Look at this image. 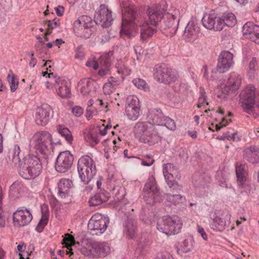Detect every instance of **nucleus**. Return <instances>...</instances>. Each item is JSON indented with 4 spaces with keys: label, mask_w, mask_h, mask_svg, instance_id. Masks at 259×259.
I'll return each mask as SVG.
<instances>
[{
    "label": "nucleus",
    "mask_w": 259,
    "mask_h": 259,
    "mask_svg": "<svg viewBox=\"0 0 259 259\" xmlns=\"http://www.w3.org/2000/svg\"><path fill=\"white\" fill-rule=\"evenodd\" d=\"M122 22L120 34H123L127 38H131L137 32L135 31L134 34L130 32L131 30L136 29L138 26L141 27L140 37L143 41H146L151 38L156 31V26L151 25L145 17L137 13L136 7L133 5L123 4Z\"/></svg>",
    "instance_id": "nucleus-1"
},
{
    "label": "nucleus",
    "mask_w": 259,
    "mask_h": 259,
    "mask_svg": "<svg viewBox=\"0 0 259 259\" xmlns=\"http://www.w3.org/2000/svg\"><path fill=\"white\" fill-rule=\"evenodd\" d=\"M135 132L136 138L141 142L149 145L158 143L162 138V133L159 127L148 123H138L135 126Z\"/></svg>",
    "instance_id": "nucleus-2"
},
{
    "label": "nucleus",
    "mask_w": 259,
    "mask_h": 259,
    "mask_svg": "<svg viewBox=\"0 0 259 259\" xmlns=\"http://www.w3.org/2000/svg\"><path fill=\"white\" fill-rule=\"evenodd\" d=\"M42 169L40 158L35 155H28L19 165V172L24 179H34L39 175Z\"/></svg>",
    "instance_id": "nucleus-3"
},
{
    "label": "nucleus",
    "mask_w": 259,
    "mask_h": 259,
    "mask_svg": "<svg viewBox=\"0 0 259 259\" xmlns=\"http://www.w3.org/2000/svg\"><path fill=\"white\" fill-rule=\"evenodd\" d=\"M95 30V25L92 18L88 16L79 17L73 23V31L75 35L85 39L90 37Z\"/></svg>",
    "instance_id": "nucleus-4"
},
{
    "label": "nucleus",
    "mask_w": 259,
    "mask_h": 259,
    "mask_svg": "<svg viewBox=\"0 0 259 259\" xmlns=\"http://www.w3.org/2000/svg\"><path fill=\"white\" fill-rule=\"evenodd\" d=\"M182 225V221L178 216H164L158 221L157 228L161 232L170 235L178 234Z\"/></svg>",
    "instance_id": "nucleus-5"
},
{
    "label": "nucleus",
    "mask_w": 259,
    "mask_h": 259,
    "mask_svg": "<svg viewBox=\"0 0 259 259\" xmlns=\"http://www.w3.org/2000/svg\"><path fill=\"white\" fill-rule=\"evenodd\" d=\"M77 169L79 177L84 184H88L97 172L93 160L88 155H84L79 159Z\"/></svg>",
    "instance_id": "nucleus-6"
},
{
    "label": "nucleus",
    "mask_w": 259,
    "mask_h": 259,
    "mask_svg": "<svg viewBox=\"0 0 259 259\" xmlns=\"http://www.w3.org/2000/svg\"><path fill=\"white\" fill-rule=\"evenodd\" d=\"M179 10L174 7H169L163 18V21L160 23V28L167 31L168 35L172 36L176 34L179 22Z\"/></svg>",
    "instance_id": "nucleus-7"
},
{
    "label": "nucleus",
    "mask_w": 259,
    "mask_h": 259,
    "mask_svg": "<svg viewBox=\"0 0 259 259\" xmlns=\"http://www.w3.org/2000/svg\"><path fill=\"white\" fill-rule=\"evenodd\" d=\"M52 136L47 132L36 133L30 141V145L34 149L36 153L42 156L49 151V148L52 147Z\"/></svg>",
    "instance_id": "nucleus-8"
},
{
    "label": "nucleus",
    "mask_w": 259,
    "mask_h": 259,
    "mask_svg": "<svg viewBox=\"0 0 259 259\" xmlns=\"http://www.w3.org/2000/svg\"><path fill=\"white\" fill-rule=\"evenodd\" d=\"M147 119L149 124L164 126L168 129L174 131L176 126L175 121L163 114L160 109H151L148 111Z\"/></svg>",
    "instance_id": "nucleus-9"
},
{
    "label": "nucleus",
    "mask_w": 259,
    "mask_h": 259,
    "mask_svg": "<svg viewBox=\"0 0 259 259\" xmlns=\"http://www.w3.org/2000/svg\"><path fill=\"white\" fill-rule=\"evenodd\" d=\"M168 8V6L165 2L150 7L146 11V17L144 16L145 20L147 19L151 25L157 26L163 18Z\"/></svg>",
    "instance_id": "nucleus-10"
},
{
    "label": "nucleus",
    "mask_w": 259,
    "mask_h": 259,
    "mask_svg": "<svg viewBox=\"0 0 259 259\" xmlns=\"http://www.w3.org/2000/svg\"><path fill=\"white\" fill-rule=\"evenodd\" d=\"M154 76L157 81L165 84L174 82L178 78L177 73L164 64L155 65Z\"/></svg>",
    "instance_id": "nucleus-11"
},
{
    "label": "nucleus",
    "mask_w": 259,
    "mask_h": 259,
    "mask_svg": "<svg viewBox=\"0 0 259 259\" xmlns=\"http://www.w3.org/2000/svg\"><path fill=\"white\" fill-rule=\"evenodd\" d=\"M255 88L252 85L247 86L239 95L240 104L245 112L250 114L255 105Z\"/></svg>",
    "instance_id": "nucleus-12"
},
{
    "label": "nucleus",
    "mask_w": 259,
    "mask_h": 259,
    "mask_svg": "<svg viewBox=\"0 0 259 259\" xmlns=\"http://www.w3.org/2000/svg\"><path fill=\"white\" fill-rule=\"evenodd\" d=\"M143 194L145 201L149 204L162 200L159 190L154 177H151L148 179L144 187Z\"/></svg>",
    "instance_id": "nucleus-13"
},
{
    "label": "nucleus",
    "mask_w": 259,
    "mask_h": 259,
    "mask_svg": "<svg viewBox=\"0 0 259 259\" xmlns=\"http://www.w3.org/2000/svg\"><path fill=\"white\" fill-rule=\"evenodd\" d=\"M49 78L55 82L54 88L60 97L63 99H69L71 97V90L69 83L65 79L55 75L53 73L49 75Z\"/></svg>",
    "instance_id": "nucleus-14"
},
{
    "label": "nucleus",
    "mask_w": 259,
    "mask_h": 259,
    "mask_svg": "<svg viewBox=\"0 0 259 259\" xmlns=\"http://www.w3.org/2000/svg\"><path fill=\"white\" fill-rule=\"evenodd\" d=\"M74 160L73 155L68 151L61 152L55 162V169L58 172L64 173L72 166Z\"/></svg>",
    "instance_id": "nucleus-15"
},
{
    "label": "nucleus",
    "mask_w": 259,
    "mask_h": 259,
    "mask_svg": "<svg viewBox=\"0 0 259 259\" xmlns=\"http://www.w3.org/2000/svg\"><path fill=\"white\" fill-rule=\"evenodd\" d=\"M113 21L112 12L108 9L107 6L101 5L99 12L95 15L94 24L100 25L104 28L109 27L111 25Z\"/></svg>",
    "instance_id": "nucleus-16"
},
{
    "label": "nucleus",
    "mask_w": 259,
    "mask_h": 259,
    "mask_svg": "<svg viewBox=\"0 0 259 259\" xmlns=\"http://www.w3.org/2000/svg\"><path fill=\"white\" fill-rule=\"evenodd\" d=\"M140 101L137 96H129L126 101L125 113L130 120H135L140 116Z\"/></svg>",
    "instance_id": "nucleus-17"
},
{
    "label": "nucleus",
    "mask_w": 259,
    "mask_h": 259,
    "mask_svg": "<svg viewBox=\"0 0 259 259\" xmlns=\"http://www.w3.org/2000/svg\"><path fill=\"white\" fill-rule=\"evenodd\" d=\"M234 55L228 51H223L220 53L217 65V71L219 73L227 71L232 66Z\"/></svg>",
    "instance_id": "nucleus-18"
},
{
    "label": "nucleus",
    "mask_w": 259,
    "mask_h": 259,
    "mask_svg": "<svg viewBox=\"0 0 259 259\" xmlns=\"http://www.w3.org/2000/svg\"><path fill=\"white\" fill-rule=\"evenodd\" d=\"M163 173L169 188L176 190H181L182 187L172 180L174 175L177 173V169L172 164L168 163L164 164L163 167Z\"/></svg>",
    "instance_id": "nucleus-19"
},
{
    "label": "nucleus",
    "mask_w": 259,
    "mask_h": 259,
    "mask_svg": "<svg viewBox=\"0 0 259 259\" xmlns=\"http://www.w3.org/2000/svg\"><path fill=\"white\" fill-rule=\"evenodd\" d=\"M52 114V109L50 106L45 104L38 107L35 115L36 123L42 126L46 125L51 119Z\"/></svg>",
    "instance_id": "nucleus-20"
},
{
    "label": "nucleus",
    "mask_w": 259,
    "mask_h": 259,
    "mask_svg": "<svg viewBox=\"0 0 259 259\" xmlns=\"http://www.w3.org/2000/svg\"><path fill=\"white\" fill-rule=\"evenodd\" d=\"M220 17L213 13H205L202 19L203 26L209 30H222V24L220 23Z\"/></svg>",
    "instance_id": "nucleus-21"
},
{
    "label": "nucleus",
    "mask_w": 259,
    "mask_h": 259,
    "mask_svg": "<svg viewBox=\"0 0 259 259\" xmlns=\"http://www.w3.org/2000/svg\"><path fill=\"white\" fill-rule=\"evenodd\" d=\"M32 219V215L27 209H18L13 213V221L15 226H24L29 224Z\"/></svg>",
    "instance_id": "nucleus-22"
},
{
    "label": "nucleus",
    "mask_w": 259,
    "mask_h": 259,
    "mask_svg": "<svg viewBox=\"0 0 259 259\" xmlns=\"http://www.w3.org/2000/svg\"><path fill=\"white\" fill-rule=\"evenodd\" d=\"M244 36L255 44H259V26L252 22H247L243 26Z\"/></svg>",
    "instance_id": "nucleus-23"
},
{
    "label": "nucleus",
    "mask_w": 259,
    "mask_h": 259,
    "mask_svg": "<svg viewBox=\"0 0 259 259\" xmlns=\"http://www.w3.org/2000/svg\"><path fill=\"white\" fill-rule=\"evenodd\" d=\"M241 77L235 72H232L229 77L227 84L222 89V92L225 94H229L238 90L241 84Z\"/></svg>",
    "instance_id": "nucleus-24"
},
{
    "label": "nucleus",
    "mask_w": 259,
    "mask_h": 259,
    "mask_svg": "<svg viewBox=\"0 0 259 259\" xmlns=\"http://www.w3.org/2000/svg\"><path fill=\"white\" fill-rule=\"evenodd\" d=\"M97 215L93 216L89 221L88 227L91 231H97L96 235L102 234L105 231L107 228L106 220L105 218H101L96 219Z\"/></svg>",
    "instance_id": "nucleus-25"
},
{
    "label": "nucleus",
    "mask_w": 259,
    "mask_h": 259,
    "mask_svg": "<svg viewBox=\"0 0 259 259\" xmlns=\"http://www.w3.org/2000/svg\"><path fill=\"white\" fill-rule=\"evenodd\" d=\"M230 216L229 214L222 215L221 217H215L210 225L211 228L214 230L222 231L225 229V227L230 224L229 220Z\"/></svg>",
    "instance_id": "nucleus-26"
},
{
    "label": "nucleus",
    "mask_w": 259,
    "mask_h": 259,
    "mask_svg": "<svg viewBox=\"0 0 259 259\" xmlns=\"http://www.w3.org/2000/svg\"><path fill=\"white\" fill-rule=\"evenodd\" d=\"M241 187L242 190H240L236 197L237 201L239 203H245L250 200V197L253 193V190L250 185L245 184L244 185H239Z\"/></svg>",
    "instance_id": "nucleus-27"
},
{
    "label": "nucleus",
    "mask_w": 259,
    "mask_h": 259,
    "mask_svg": "<svg viewBox=\"0 0 259 259\" xmlns=\"http://www.w3.org/2000/svg\"><path fill=\"white\" fill-rule=\"evenodd\" d=\"M244 158L252 163L257 162L259 160V148L255 146H251L244 151Z\"/></svg>",
    "instance_id": "nucleus-28"
},
{
    "label": "nucleus",
    "mask_w": 259,
    "mask_h": 259,
    "mask_svg": "<svg viewBox=\"0 0 259 259\" xmlns=\"http://www.w3.org/2000/svg\"><path fill=\"white\" fill-rule=\"evenodd\" d=\"M137 221L133 216H129L127 218L125 224V232L126 235L133 239L137 232Z\"/></svg>",
    "instance_id": "nucleus-29"
},
{
    "label": "nucleus",
    "mask_w": 259,
    "mask_h": 259,
    "mask_svg": "<svg viewBox=\"0 0 259 259\" xmlns=\"http://www.w3.org/2000/svg\"><path fill=\"white\" fill-rule=\"evenodd\" d=\"M110 194L107 191H102L95 194L89 200L90 206H95L107 201L110 197Z\"/></svg>",
    "instance_id": "nucleus-30"
},
{
    "label": "nucleus",
    "mask_w": 259,
    "mask_h": 259,
    "mask_svg": "<svg viewBox=\"0 0 259 259\" xmlns=\"http://www.w3.org/2000/svg\"><path fill=\"white\" fill-rule=\"evenodd\" d=\"M91 251L97 257H105L110 252V248L106 243H94Z\"/></svg>",
    "instance_id": "nucleus-31"
},
{
    "label": "nucleus",
    "mask_w": 259,
    "mask_h": 259,
    "mask_svg": "<svg viewBox=\"0 0 259 259\" xmlns=\"http://www.w3.org/2000/svg\"><path fill=\"white\" fill-rule=\"evenodd\" d=\"M198 32L199 28L196 22L192 20L188 23L184 31V35L188 39L195 38L197 37Z\"/></svg>",
    "instance_id": "nucleus-32"
},
{
    "label": "nucleus",
    "mask_w": 259,
    "mask_h": 259,
    "mask_svg": "<svg viewBox=\"0 0 259 259\" xmlns=\"http://www.w3.org/2000/svg\"><path fill=\"white\" fill-rule=\"evenodd\" d=\"M246 166L245 164L237 165L236 166V174L238 185L248 184L247 182Z\"/></svg>",
    "instance_id": "nucleus-33"
},
{
    "label": "nucleus",
    "mask_w": 259,
    "mask_h": 259,
    "mask_svg": "<svg viewBox=\"0 0 259 259\" xmlns=\"http://www.w3.org/2000/svg\"><path fill=\"white\" fill-rule=\"evenodd\" d=\"M72 182L69 179H62L58 183V194L61 197H65L69 192Z\"/></svg>",
    "instance_id": "nucleus-34"
},
{
    "label": "nucleus",
    "mask_w": 259,
    "mask_h": 259,
    "mask_svg": "<svg viewBox=\"0 0 259 259\" xmlns=\"http://www.w3.org/2000/svg\"><path fill=\"white\" fill-rule=\"evenodd\" d=\"M237 22L235 16L232 13H225L220 17V23L222 24V30L224 26H234Z\"/></svg>",
    "instance_id": "nucleus-35"
},
{
    "label": "nucleus",
    "mask_w": 259,
    "mask_h": 259,
    "mask_svg": "<svg viewBox=\"0 0 259 259\" xmlns=\"http://www.w3.org/2000/svg\"><path fill=\"white\" fill-rule=\"evenodd\" d=\"M84 139L93 147L97 144L99 142L97 129H94L88 132L85 135Z\"/></svg>",
    "instance_id": "nucleus-36"
},
{
    "label": "nucleus",
    "mask_w": 259,
    "mask_h": 259,
    "mask_svg": "<svg viewBox=\"0 0 259 259\" xmlns=\"http://www.w3.org/2000/svg\"><path fill=\"white\" fill-rule=\"evenodd\" d=\"M93 85V81L87 79H82L78 83V86L80 88V93L83 95H87L90 93Z\"/></svg>",
    "instance_id": "nucleus-37"
},
{
    "label": "nucleus",
    "mask_w": 259,
    "mask_h": 259,
    "mask_svg": "<svg viewBox=\"0 0 259 259\" xmlns=\"http://www.w3.org/2000/svg\"><path fill=\"white\" fill-rule=\"evenodd\" d=\"M193 246L192 241L185 240L180 248H177V252L180 256H183L184 254L192 251Z\"/></svg>",
    "instance_id": "nucleus-38"
},
{
    "label": "nucleus",
    "mask_w": 259,
    "mask_h": 259,
    "mask_svg": "<svg viewBox=\"0 0 259 259\" xmlns=\"http://www.w3.org/2000/svg\"><path fill=\"white\" fill-rule=\"evenodd\" d=\"M165 195H166L167 201L175 205L180 204L185 200V197L180 194H165Z\"/></svg>",
    "instance_id": "nucleus-39"
},
{
    "label": "nucleus",
    "mask_w": 259,
    "mask_h": 259,
    "mask_svg": "<svg viewBox=\"0 0 259 259\" xmlns=\"http://www.w3.org/2000/svg\"><path fill=\"white\" fill-rule=\"evenodd\" d=\"M57 129L59 133L62 137H64L68 143H71L72 141L73 138L69 130L62 125H59Z\"/></svg>",
    "instance_id": "nucleus-40"
},
{
    "label": "nucleus",
    "mask_w": 259,
    "mask_h": 259,
    "mask_svg": "<svg viewBox=\"0 0 259 259\" xmlns=\"http://www.w3.org/2000/svg\"><path fill=\"white\" fill-rule=\"evenodd\" d=\"M116 67L117 69V72L123 75L126 76L130 74V70L125 66V65L122 63L118 62L116 65Z\"/></svg>",
    "instance_id": "nucleus-41"
},
{
    "label": "nucleus",
    "mask_w": 259,
    "mask_h": 259,
    "mask_svg": "<svg viewBox=\"0 0 259 259\" xmlns=\"http://www.w3.org/2000/svg\"><path fill=\"white\" fill-rule=\"evenodd\" d=\"M63 243L65 244L67 249H69V247L75 243L74 237L69 234H66V237L63 239Z\"/></svg>",
    "instance_id": "nucleus-42"
},
{
    "label": "nucleus",
    "mask_w": 259,
    "mask_h": 259,
    "mask_svg": "<svg viewBox=\"0 0 259 259\" xmlns=\"http://www.w3.org/2000/svg\"><path fill=\"white\" fill-rule=\"evenodd\" d=\"M10 77L11 75L9 74L7 78L10 83V90L11 92H14L17 90L19 83L15 75L13 74L11 78Z\"/></svg>",
    "instance_id": "nucleus-43"
},
{
    "label": "nucleus",
    "mask_w": 259,
    "mask_h": 259,
    "mask_svg": "<svg viewBox=\"0 0 259 259\" xmlns=\"http://www.w3.org/2000/svg\"><path fill=\"white\" fill-rule=\"evenodd\" d=\"M48 220H49L48 214L47 213H42L41 218L40 220L39 221V222L36 227V230L38 231H40L39 230H41L45 227V226L48 223Z\"/></svg>",
    "instance_id": "nucleus-44"
},
{
    "label": "nucleus",
    "mask_w": 259,
    "mask_h": 259,
    "mask_svg": "<svg viewBox=\"0 0 259 259\" xmlns=\"http://www.w3.org/2000/svg\"><path fill=\"white\" fill-rule=\"evenodd\" d=\"M3 195L2 192V189L0 186V227H4L5 226V217L3 214V211L2 209V202Z\"/></svg>",
    "instance_id": "nucleus-45"
},
{
    "label": "nucleus",
    "mask_w": 259,
    "mask_h": 259,
    "mask_svg": "<svg viewBox=\"0 0 259 259\" xmlns=\"http://www.w3.org/2000/svg\"><path fill=\"white\" fill-rule=\"evenodd\" d=\"M111 55L106 54L101 57V64L105 67L108 68L111 63Z\"/></svg>",
    "instance_id": "nucleus-46"
},
{
    "label": "nucleus",
    "mask_w": 259,
    "mask_h": 259,
    "mask_svg": "<svg viewBox=\"0 0 259 259\" xmlns=\"http://www.w3.org/2000/svg\"><path fill=\"white\" fill-rule=\"evenodd\" d=\"M21 150L20 149L19 146H16L15 148L13 149V160L14 162H18L20 163H21L22 162H21L20 160V154Z\"/></svg>",
    "instance_id": "nucleus-47"
},
{
    "label": "nucleus",
    "mask_w": 259,
    "mask_h": 259,
    "mask_svg": "<svg viewBox=\"0 0 259 259\" xmlns=\"http://www.w3.org/2000/svg\"><path fill=\"white\" fill-rule=\"evenodd\" d=\"M133 83L138 89L145 90L146 88V83L144 80L140 78H136L133 80Z\"/></svg>",
    "instance_id": "nucleus-48"
},
{
    "label": "nucleus",
    "mask_w": 259,
    "mask_h": 259,
    "mask_svg": "<svg viewBox=\"0 0 259 259\" xmlns=\"http://www.w3.org/2000/svg\"><path fill=\"white\" fill-rule=\"evenodd\" d=\"M201 96L198 100V103L197 105V107L198 108H201L203 106L204 104L205 103L206 105H208V103L206 102V96L205 95V92L204 89L201 90L200 91Z\"/></svg>",
    "instance_id": "nucleus-49"
},
{
    "label": "nucleus",
    "mask_w": 259,
    "mask_h": 259,
    "mask_svg": "<svg viewBox=\"0 0 259 259\" xmlns=\"http://www.w3.org/2000/svg\"><path fill=\"white\" fill-rule=\"evenodd\" d=\"M59 21V19L56 18L52 20L46 21V24L50 28L54 29L60 25Z\"/></svg>",
    "instance_id": "nucleus-50"
},
{
    "label": "nucleus",
    "mask_w": 259,
    "mask_h": 259,
    "mask_svg": "<svg viewBox=\"0 0 259 259\" xmlns=\"http://www.w3.org/2000/svg\"><path fill=\"white\" fill-rule=\"evenodd\" d=\"M103 92L105 95H110L115 90V88L112 87L108 82L105 83L103 88Z\"/></svg>",
    "instance_id": "nucleus-51"
},
{
    "label": "nucleus",
    "mask_w": 259,
    "mask_h": 259,
    "mask_svg": "<svg viewBox=\"0 0 259 259\" xmlns=\"http://www.w3.org/2000/svg\"><path fill=\"white\" fill-rule=\"evenodd\" d=\"M257 68V61L253 58L249 64V73H252Z\"/></svg>",
    "instance_id": "nucleus-52"
},
{
    "label": "nucleus",
    "mask_w": 259,
    "mask_h": 259,
    "mask_svg": "<svg viewBox=\"0 0 259 259\" xmlns=\"http://www.w3.org/2000/svg\"><path fill=\"white\" fill-rule=\"evenodd\" d=\"M72 112L75 116L79 117L83 114V109L80 106H76L72 108Z\"/></svg>",
    "instance_id": "nucleus-53"
},
{
    "label": "nucleus",
    "mask_w": 259,
    "mask_h": 259,
    "mask_svg": "<svg viewBox=\"0 0 259 259\" xmlns=\"http://www.w3.org/2000/svg\"><path fill=\"white\" fill-rule=\"evenodd\" d=\"M108 82L110 83L112 87L115 88L116 86L120 84L121 80L117 77L111 76L109 78Z\"/></svg>",
    "instance_id": "nucleus-54"
},
{
    "label": "nucleus",
    "mask_w": 259,
    "mask_h": 259,
    "mask_svg": "<svg viewBox=\"0 0 259 259\" xmlns=\"http://www.w3.org/2000/svg\"><path fill=\"white\" fill-rule=\"evenodd\" d=\"M155 259H174V258L169 253L165 252L158 254Z\"/></svg>",
    "instance_id": "nucleus-55"
},
{
    "label": "nucleus",
    "mask_w": 259,
    "mask_h": 259,
    "mask_svg": "<svg viewBox=\"0 0 259 259\" xmlns=\"http://www.w3.org/2000/svg\"><path fill=\"white\" fill-rule=\"evenodd\" d=\"M197 231L204 240H207V236L203 228L197 225Z\"/></svg>",
    "instance_id": "nucleus-56"
},
{
    "label": "nucleus",
    "mask_w": 259,
    "mask_h": 259,
    "mask_svg": "<svg viewBox=\"0 0 259 259\" xmlns=\"http://www.w3.org/2000/svg\"><path fill=\"white\" fill-rule=\"evenodd\" d=\"M56 12L58 16H62L64 13V9L62 6H58L55 8Z\"/></svg>",
    "instance_id": "nucleus-57"
},
{
    "label": "nucleus",
    "mask_w": 259,
    "mask_h": 259,
    "mask_svg": "<svg viewBox=\"0 0 259 259\" xmlns=\"http://www.w3.org/2000/svg\"><path fill=\"white\" fill-rule=\"evenodd\" d=\"M180 156L184 159H187L188 155L186 151L183 149H181L179 152Z\"/></svg>",
    "instance_id": "nucleus-58"
},
{
    "label": "nucleus",
    "mask_w": 259,
    "mask_h": 259,
    "mask_svg": "<svg viewBox=\"0 0 259 259\" xmlns=\"http://www.w3.org/2000/svg\"><path fill=\"white\" fill-rule=\"evenodd\" d=\"M109 69L108 68L105 67L104 69L100 70L99 71L98 74L99 75L103 76L107 74L108 72Z\"/></svg>",
    "instance_id": "nucleus-59"
},
{
    "label": "nucleus",
    "mask_w": 259,
    "mask_h": 259,
    "mask_svg": "<svg viewBox=\"0 0 259 259\" xmlns=\"http://www.w3.org/2000/svg\"><path fill=\"white\" fill-rule=\"evenodd\" d=\"M232 140L236 142L239 141L240 140V137L237 133H234L232 134Z\"/></svg>",
    "instance_id": "nucleus-60"
},
{
    "label": "nucleus",
    "mask_w": 259,
    "mask_h": 259,
    "mask_svg": "<svg viewBox=\"0 0 259 259\" xmlns=\"http://www.w3.org/2000/svg\"><path fill=\"white\" fill-rule=\"evenodd\" d=\"M223 139H227L228 140H232V134L230 132H227L223 134Z\"/></svg>",
    "instance_id": "nucleus-61"
},
{
    "label": "nucleus",
    "mask_w": 259,
    "mask_h": 259,
    "mask_svg": "<svg viewBox=\"0 0 259 259\" xmlns=\"http://www.w3.org/2000/svg\"><path fill=\"white\" fill-rule=\"evenodd\" d=\"M155 160L154 159H152L150 162H147L145 160H143L142 162V164L144 165V166H151L152 165L154 162Z\"/></svg>",
    "instance_id": "nucleus-62"
},
{
    "label": "nucleus",
    "mask_w": 259,
    "mask_h": 259,
    "mask_svg": "<svg viewBox=\"0 0 259 259\" xmlns=\"http://www.w3.org/2000/svg\"><path fill=\"white\" fill-rule=\"evenodd\" d=\"M37 63V60L35 58H32L29 62V66L34 67Z\"/></svg>",
    "instance_id": "nucleus-63"
},
{
    "label": "nucleus",
    "mask_w": 259,
    "mask_h": 259,
    "mask_svg": "<svg viewBox=\"0 0 259 259\" xmlns=\"http://www.w3.org/2000/svg\"><path fill=\"white\" fill-rule=\"evenodd\" d=\"M5 251L0 248V259H5Z\"/></svg>",
    "instance_id": "nucleus-64"
}]
</instances>
